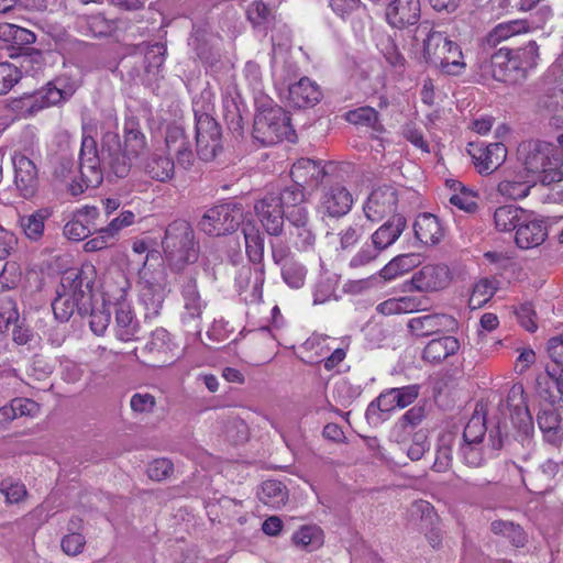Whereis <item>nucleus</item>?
<instances>
[{"label":"nucleus","mask_w":563,"mask_h":563,"mask_svg":"<svg viewBox=\"0 0 563 563\" xmlns=\"http://www.w3.org/2000/svg\"><path fill=\"white\" fill-rule=\"evenodd\" d=\"M135 214L125 210L122 211L118 217L111 219L101 230V233L107 234V236H111L114 239L118 233L123 229L134 223Z\"/></svg>","instance_id":"nucleus-59"},{"label":"nucleus","mask_w":563,"mask_h":563,"mask_svg":"<svg viewBox=\"0 0 563 563\" xmlns=\"http://www.w3.org/2000/svg\"><path fill=\"white\" fill-rule=\"evenodd\" d=\"M467 152L479 174H492L507 157V148L503 143L482 144L470 143Z\"/></svg>","instance_id":"nucleus-17"},{"label":"nucleus","mask_w":563,"mask_h":563,"mask_svg":"<svg viewBox=\"0 0 563 563\" xmlns=\"http://www.w3.org/2000/svg\"><path fill=\"white\" fill-rule=\"evenodd\" d=\"M420 18L419 0H393L386 8L387 22L397 29L415 24Z\"/></svg>","instance_id":"nucleus-24"},{"label":"nucleus","mask_w":563,"mask_h":563,"mask_svg":"<svg viewBox=\"0 0 563 563\" xmlns=\"http://www.w3.org/2000/svg\"><path fill=\"white\" fill-rule=\"evenodd\" d=\"M534 185L536 183L525 173L512 172L499 181L497 191L507 199L517 200L526 198Z\"/></svg>","instance_id":"nucleus-30"},{"label":"nucleus","mask_w":563,"mask_h":563,"mask_svg":"<svg viewBox=\"0 0 563 563\" xmlns=\"http://www.w3.org/2000/svg\"><path fill=\"white\" fill-rule=\"evenodd\" d=\"M242 222V207L225 202L209 208L199 220L198 228L210 236H221L234 232Z\"/></svg>","instance_id":"nucleus-6"},{"label":"nucleus","mask_w":563,"mask_h":563,"mask_svg":"<svg viewBox=\"0 0 563 563\" xmlns=\"http://www.w3.org/2000/svg\"><path fill=\"white\" fill-rule=\"evenodd\" d=\"M254 211L268 234L277 236L283 232L286 212L279 205L275 192H268L257 200Z\"/></svg>","instance_id":"nucleus-16"},{"label":"nucleus","mask_w":563,"mask_h":563,"mask_svg":"<svg viewBox=\"0 0 563 563\" xmlns=\"http://www.w3.org/2000/svg\"><path fill=\"white\" fill-rule=\"evenodd\" d=\"M399 201L398 189L394 185H382L373 189L363 205V211L371 222H379L394 216Z\"/></svg>","instance_id":"nucleus-9"},{"label":"nucleus","mask_w":563,"mask_h":563,"mask_svg":"<svg viewBox=\"0 0 563 563\" xmlns=\"http://www.w3.org/2000/svg\"><path fill=\"white\" fill-rule=\"evenodd\" d=\"M327 175L325 166L321 161L299 158L292 164L290 176L294 183L301 187H316L322 183Z\"/></svg>","instance_id":"nucleus-22"},{"label":"nucleus","mask_w":563,"mask_h":563,"mask_svg":"<svg viewBox=\"0 0 563 563\" xmlns=\"http://www.w3.org/2000/svg\"><path fill=\"white\" fill-rule=\"evenodd\" d=\"M189 45L195 51L197 57L206 65L213 66L219 62L220 52L211 45L205 36L196 34L191 37Z\"/></svg>","instance_id":"nucleus-46"},{"label":"nucleus","mask_w":563,"mask_h":563,"mask_svg":"<svg viewBox=\"0 0 563 563\" xmlns=\"http://www.w3.org/2000/svg\"><path fill=\"white\" fill-rule=\"evenodd\" d=\"M0 493L4 496L8 504H18L27 495L25 485L12 478H4L1 481Z\"/></svg>","instance_id":"nucleus-56"},{"label":"nucleus","mask_w":563,"mask_h":563,"mask_svg":"<svg viewBox=\"0 0 563 563\" xmlns=\"http://www.w3.org/2000/svg\"><path fill=\"white\" fill-rule=\"evenodd\" d=\"M538 424L544 434L548 442L555 444L559 442L560 437L558 429L560 424L559 416L552 411H542L538 415Z\"/></svg>","instance_id":"nucleus-54"},{"label":"nucleus","mask_w":563,"mask_h":563,"mask_svg":"<svg viewBox=\"0 0 563 563\" xmlns=\"http://www.w3.org/2000/svg\"><path fill=\"white\" fill-rule=\"evenodd\" d=\"M496 286L489 278L479 279L474 286L468 299L472 309L483 307L496 292Z\"/></svg>","instance_id":"nucleus-48"},{"label":"nucleus","mask_w":563,"mask_h":563,"mask_svg":"<svg viewBox=\"0 0 563 563\" xmlns=\"http://www.w3.org/2000/svg\"><path fill=\"white\" fill-rule=\"evenodd\" d=\"M364 228L358 221L342 225L338 233L327 232L325 239L330 243L338 241L336 251H349L353 249L363 238Z\"/></svg>","instance_id":"nucleus-35"},{"label":"nucleus","mask_w":563,"mask_h":563,"mask_svg":"<svg viewBox=\"0 0 563 563\" xmlns=\"http://www.w3.org/2000/svg\"><path fill=\"white\" fill-rule=\"evenodd\" d=\"M407 325L415 336L424 338L454 331L457 328V321L446 313H429L411 318Z\"/></svg>","instance_id":"nucleus-19"},{"label":"nucleus","mask_w":563,"mask_h":563,"mask_svg":"<svg viewBox=\"0 0 563 563\" xmlns=\"http://www.w3.org/2000/svg\"><path fill=\"white\" fill-rule=\"evenodd\" d=\"M460 350V341L452 335H443L430 340L421 354L424 362L441 364Z\"/></svg>","instance_id":"nucleus-27"},{"label":"nucleus","mask_w":563,"mask_h":563,"mask_svg":"<svg viewBox=\"0 0 563 563\" xmlns=\"http://www.w3.org/2000/svg\"><path fill=\"white\" fill-rule=\"evenodd\" d=\"M19 321L16 301L11 295H0V334H4L12 323Z\"/></svg>","instance_id":"nucleus-49"},{"label":"nucleus","mask_w":563,"mask_h":563,"mask_svg":"<svg viewBox=\"0 0 563 563\" xmlns=\"http://www.w3.org/2000/svg\"><path fill=\"white\" fill-rule=\"evenodd\" d=\"M345 119L352 124L369 126L378 132L383 130V125L378 120V112L372 107H361L349 111Z\"/></svg>","instance_id":"nucleus-45"},{"label":"nucleus","mask_w":563,"mask_h":563,"mask_svg":"<svg viewBox=\"0 0 563 563\" xmlns=\"http://www.w3.org/2000/svg\"><path fill=\"white\" fill-rule=\"evenodd\" d=\"M517 161L536 184L549 186L563 180V161L558 148L549 142L530 140L520 143Z\"/></svg>","instance_id":"nucleus-2"},{"label":"nucleus","mask_w":563,"mask_h":563,"mask_svg":"<svg viewBox=\"0 0 563 563\" xmlns=\"http://www.w3.org/2000/svg\"><path fill=\"white\" fill-rule=\"evenodd\" d=\"M130 287V280L121 269L110 271L103 282L104 296H107L108 300L115 307L126 302L125 299Z\"/></svg>","instance_id":"nucleus-34"},{"label":"nucleus","mask_w":563,"mask_h":563,"mask_svg":"<svg viewBox=\"0 0 563 563\" xmlns=\"http://www.w3.org/2000/svg\"><path fill=\"white\" fill-rule=\"evenodd\" d=\"M141 167L143 173L151 179L167 183L175 174V162L172 156L161 150L153 151L145 157Z\"/></svg>","instance_id":"nucleus-23"},{"label":"nucleus","mask_w":563,"mask_h":563,"mask_svg":"<svg viewBox=\"0 0 563 563\" xmlns=\"http://www.w3.org/2000/svg\"><path fill=\"white\" fill-rule=\"evenodd\" d=\"M63 233L71 241H81L91 234L82 220L78 219L76 212H74L71 220L64 225Z\"/></svg>","instance_id":"nucleus-61"},{"label":"nucleus","mask_w":563,"mask_h":563,"mask_svg":"<svg viewBox=\"0 0 563 563\" xmlns=\"http://www.w3.org/2000/svg\"><path fill=\"white\" fill-rule=\"evenodd\" d=\"M406 228V218L399 213L394 214L372 233V245L382 253L400 238Z\"/></svg>","instance_id":"nucleus-25"},{"label":"nucleus","mask_w":563,"mask_h":563,"mask_svg":"<svg viewBox=\"0 0 563 563\" xmlns=\"http://www.w3.org/2000/svg\"><path fill=\"white\" fill-rule=\"evenodd\" d=\"M114 319V334L120 341L129 342L136 339L140 324L128 302L115 307Z\"/></svg>","instance_id":"nucleus-32"},{"label":"nucleus","mask_w":563,"mask_h":563,"mask_svg":"<svg viewBox=\"0 0 563 563\" xmlns=\"http://www.w3.org/2000/svg\"><path fill=\"white\" fill-rule=\"evenodd\" d=\"M529 24L526 20H512L504 23H499L489 33L488 41L492 43L506 40L512 35L527 32Z\"/></svg>","instance_id":"nucleus-50"},{"label":"nucleus","mask_w":563,"mask_h":563,"mask_svg":"<svg viewBox=\"0 0 563 563\" xmlns=\"http://www.w3.org/2000/svg\"><path fill=\"white\" fill-rule=\"evenodd\" d=\"M148 143L140 120L134 115L124 119L122 136L112 131L102 134L101 156L98 155L97 142L90 135H82L79 152L80 181L70 185L73 195L82 194L88 188L98 187L103 179L101 163L118 178L130 175L133 162L147 150Z\"/></svg>","instance_id":"nucleus-1"},{"label":"nucleus","mask_w":563,"mask_h":563,"mask_svg":"<svg viewBox=\"0 0 563 563\" xmlns=\"http://www.w3.org/2000/svg\"><path fill=\"white\" fill-rule=\"evenodd\" d=\"M48 209H38L31 214L20 217V227L25 236L32 241H38L44 233L45 221L49 218Z\"/></svg>","instance_id":"nucleus-41"},{"label":"nucleus","mask_w":563,"mask_h":563,"mask_svg":"<svg viewBox=\"0 0 563 563\" xmlns=\"http://www.w3.org/2000/svg\"><path fill=\"white\" fill-rule=\"evenodd\" d=\"M511 49L501 47L485 63L483 71L489 74L494 79L506 84H520L525 80L523 73L519 66L512 68Z\"/></svg>","instance_id":"nucleus-15"},{"label":"nucleus","mask_w":563,"mask_h":563,"mask_svg":"<svg viewBox=\"0 0 563 563\" xmlns=\"http://www.w3.org/2000/svg\"><path fill=\"white\" fill-rule=\"evenodd\" d=\"M482 443L463 442L460 446V457L468 467H481L485 463Z\"/></svg>","instance_id":"nucleus-55"},{"label":"nucleus","mask_w":563,"mask_h":563,"mask_svg":"<svg viewBox=\"0 0 563 563\" xmlns=\"http://www.w3.org/2000/svg\"><path fill=\"white\" fill-rule=\"evenodd\" d=\"M306 267L297 261H289L282 266V277L291 288L298 289L305 285Z\"/></svg>","instance_id":"nucleus-51"},{"label":"nucleus","mask_w":563,"mask_h":563,"mask_svg":"<svg viewBox=\"0 0 563 563\" xmlns=\"http://www.w3.org/2000/svg\"><path fill=\"white\" fill-rule=\"evenodd\" d=\"M21 79V71L10 63H0V96L9 92Z\"/></svg>","instance_id":"nucleus-60"},{"label":"nucleus","mask_w":563,"mask_h":563,"mask_svg":"<svg viewBox=\"0 0 563 563\" xmlns=\"http://www.w3.org/2000/svg\"><path fill=\"white\" fill-rule=\"evenodd\" d=\"M420 263L421 258L419 254H400L394 257L388 264H386L382 268L380 276L385 280H391L398 277L399 275L408 273L412 268L417 267Z\"/></svg>","instance_id":"nucleus-39"},{"label":"nucleus","mask_w":563,"mask_h":563,"mask_svg":"<svg viewBox=\"0 0 563 563\" xmlns=\"http://www.w3.org/2000/svg\"><path fill=\"white\" fill-rule=\"evenodd\" d=\"M399 407L396 404V396L393 388L382 393L376 400L372 401L365 412L366 419L369 422L377 423L382 421L383 415L387 413L395 408Z\"/></svg>","instance_id":"nucleus-42"},{"label":"nucleus","mask_w":563,"mask_h":563,"mask_svg":"<svg viewBox=\"0 0 563 563\" xmlns=\"http://www.w3.org/2000/svg\"><path fill=\"white\" fill-rule=\"evenodd\" d=\"M418 32L426 33L422 57L424 62L449 76H459L465 68L464 56L460 45L444 33L420 25Z\"/></svg>","instance_id":"nucleus-3"},{"label":"nucleus","mask_w":563,"mask_h":563,"mask_svg":"<svg viewBox=\"0 0 563 563\" xmlns=\"http://www.w3.org/2000/svg\"><path fill=\"white\" fill-rule=\"evenodd\" d=\"M562 463L552 459L543 462L538 468L528 474L529 489L543 493L552 487V481L560 474Z\"/></svg>","instance_id":"nucleus-33"},{"label":"nucleus","mask_w":563,"mask_h":563,"mask_svg":"<svg viewBox=\"0 0 563 563\" xmlns=\"http://www.w3.org/2000/svg\"><path fill=\"white\" fill-rule=\"evenodd\" d=\"M490 529L495 534H501L510 540V542L519 548L526 543V534L519 525L511 521L495 520L490 525Z\"/></svg>","instance_id":"nucleus-47"},{"label":"nucleus","mask_w":563,"mask_h":563,"mask_svg":"<svg viewBox=\"0 0 563 563\" xmlns=\"http://www.w3.org/2000/svg\"><path fill=\"white\" fill-rule=\"evenodd\" d=\"M413 232L416 239L424 245L438 244L444 235L440 220L431 213H421L416 218Z\"/></svg>","instance_id":"nucleus-28"},{"label":"nucleus","mask_w":563,"mask_h":563,"mask_svg":"<svg viewBox=\"0 0 563 563\" xmlns=\"http://www.w3.org/2000/svg\"><path fill=\"white\" fill-rule=\"evenodd\" d=\"M197 155L201 161H212L222 150L221 129L207 112L194 108Z\"/></svg>","instance_id":"nucleus-7"},{"label":"nucleus","mask_w":563,"mask_h":563,"mask_svg":"<svg viewBox=\"0 0 563 563\" xmlns=\"http://www.w3.org/2000/svg\"><path fill=\"white\" fill-rule=\"evenodd\" d=\"M277 200L286 212V220L299 219L309 214L305 188L294 183L275 192Z\"/></svg>","instance_id":"nucleus-21"},{"label":"nucleus","mask_w":563,"mask_h":563,"mask_svg":"<svg viewBox=\"0 0 563 563\" xmlns=\"http://www.w3.org/2000/svg\"><path fill=\"white\" fill-rule=\"evenodd\" d=\"M547 238V228L542 221L532 219L529 213L516 231L515 241L520 249H532L540 245Z\"/></svg>","instance_id":"nucleus-29"},{"label":"nucleus","mask_w":563,"mask_h":563,"mask_svg":"<svg viewBox=\"0 0 563 563\" xmlns=\"http://www.w3.org/2000/svg\"><path fill=\"white\" fill-rule=\"evenodd\" d=\"M506 406L510 412L514 427L525 437L533 432L532 416L525 399V390L521 384H515L507 396Z\"/></svg>","instance_id":"nucleus-18"},{"label":"nucleus","mask_w":563,"mask_h":563,"mask_svg":"<svg viewBox=\"0 0 563 563\" xmlns=\"http://www.w3.org/2000/svg\"><path fill=\"white\" fill-rule=\"evenodd\" d=\"M353 203L354 200L350 190L340 184H335L323 188L318 210L323 217L339 219L351 211Z\"/></svg>","instance_id":"nucleus-13"},{"label":"nucleus","mask_w":563,"mask_h":563,"mask_svg":"<svg viewBox=\"0 0 563 563\" xmlns=\"http://www.w3.org/2000/svg\"><path fill=\"white\" fill-rule=\"evenodd\" d=\"M292 541L296 547L312 551L322 544V532L317 526H305L294 533Z\"/></svg>","instance_id":"nucleus-44"},{"label":"nucleus","mask_w":563,"mask_h":563,"mask_svg":"<svg viewBox=\"0 0 563 563\" xmlns=\"http://www.w3.org/2000/svg\"><path fill=\"white\" fill-rule=\"evenodd\" d=\"M452 465V438L442 437L435 450V457L432 465L434 472H446Z\"/></svg>","instance_id":"nucleus-52"},{"label":"nucleus","mask_w":563,"mask_h":563,"mask_svg":"<svg viewBox=\"0 0 563 563\" xmlns=\"http://www.w3.org/2000/svg\"><path fill=\"white\" fill-rule=\"evenodd\" d=\"M485 418L474 415L466 423L463 431V442L482 443L486 433Z\"/></svg>","instance_id":"nucleus-57"},{"label":"nucleus","mask_w":563,"mask_h":563,"mask_svg":"<svg viewBox=\"0 0 563 563\" xmlns=\"http://www.w3.org/2000/svg\"><path fill=\"white\" fill-rule=\"evenodd\" d=\"M52 309L58 321L67 322L76 310L82 314L88 311L89 306L57 290V297L52 303Z\"/></svg>","instance_id":"nucleus-38"},{"label":"nucleus","mask_w":563,"mask_h":563,"mask_svg":"<svg viewBox=\"0 0 563 563\" xmlns=\"http://www.w3.org/2000/svg\"><path fill=\"white\" fill-rule=\"evenodd\" d=\"M258 498L263 504L278 509L288 500V490L282 482L267 479L261 486Z\"/></svg>","instance_id":"nucleus-40"},{"label":"nucleus","mask_w":563,"mask_h":563,"mask_svg":"<svg viewBox=\"0 0 563 563\" xmlns=\"http://www.w3.org/2000/svg\"><path fill=\"white\" fill-rule=\"evenodd\" d=\"M174 471V465L168 459H156L150 463L147 475L153 481H164L168 478Z\"/></svg>","instance_id":"nucleus-62"},{"label":"nucleus","mask_w":563,"mask_h":563,"mask_svg":"<svg viewBox=\"0 0 563 563\" xmlns=\"http://www.w3.org/2000/svg\"><path fill=\"white\" fill-rule=\"evenodd\" d=\"M527 213L522 208L512 205L498 207L494 212L495 227L501 232L518 230L520 223L526 220Z\"/></svg>","instance_id":"nucleus-37"},{"label":"nucleus","mask_w":563,"mask_h":563,"mask_svg":"<svg viewBox=\"0 0 563 563\" xmlns=\"http://www.w3.org/2000/svg\"><path fill=\"white\" fill-rule=\"evenodd\" d=\"M76 91V86L66 78L58 77L27 98L32 112L56 106L68 100Z\"/></svg>","instance_id":"nucleus-12"},{"label":"nucleus","mask_w":563,"mask_h":563,"mask_svg":"<svg viewBox=\"0 0 563 563\" xmlns=\"http://www.w3.org/2000/svg\"><path fill=\"white\" fill-rule=\"evenodd\" d=\"M111 321V313L106 309H91L89 327L96 335H102Z\"/></svg>","instance_id":"nucleus-63"},{"label":"nucleus","mask_w":563,"mask_h":563,"mask_svg":"<svg viewBox=\"0 0 563 563\" xmlns=\"http://www.w3.org/2000/svg\"><path fill=\"white\" fill-rule=\"evenodd\" d=\"M511 55L512 68L515 69V66H519L526 79L529 70L537 66V60L539 58V46L534 41H530L523 47L511 49Z\"/></svg>","instance_id":"nucleus-43"},{"label":"nucleus","mask_w":563,"mask_h":563,"mask_svg":"<svg viewBox=\"0 0 563 563\" xmlns=\"http://www.w3.org/2000/svg\"><path fill=\"white\" fill-rule=\"evenodd\" d=\"M162 245L167 262L176 269H181L198 260L199 250L195 232L185 220H176L167 227Z\"/></svg>","instance_id":"nucleus-4"},{"label":"nucleus","mask_w":563,"mask_h":563,"mask_svg":"<svg viewBox=\"0 0 563 563\" xmlns=\"http://www.w3.org/2000/svg\"><path fill=\"white\" fill-rule=\"evenodd\" d=\"M321 98L320 86L308 77L300 78L288 88V99L297 108L313 107Z\"/></svg>","instance_id":"nucleus-26"},{"label":"nucleus","mask_w":563,"mask_h":563,"mask_svg":"<svg viewBox=\"0 0 563 563\" xmlns=\"http://www.w3.org/2000/svg\"><path fill=\"white\" fill-rule=\"evenodd\" d=\"M452 280V272L442 263L427 264L411 277L412 287L421 292L440 291L449 287Z\"/></svg>","instance_id":"nucleus-14"},{"label":"nucleus","mask_w":563,"mask_h":563,"mask_svg":"<svg viewBox=\"0 0 563 563\" xmlns=\"http://www.w3.org/2000/svg\"><path fill=\"white\" fill-rule=\"evenodd\" d=\"M78 214V219L82 220L90 233L92 231L102 229L106 224V220L101 213V211L93 206H85L76 211Z\"/></svg>","instance_id":"nucleus-58"},{"label":"nucleus","mask_w":563,"mask_h":563,"mask_svg":"<svg viewBox=\"0 0 563 563\" xmlns=\"http://www.w3.org/2000/svg\"><path fill=\"white\" fill-rule=\"evenodd\" d=\"M140 297L153 310H157L164 299V291L159 284H153L143 278L140 280Z\"/></svg>","instance_id":"nucleus-53"},{"label":"nucleus","mask_w":563,"mask_h":563,"mask_svg":"<svg viewBox=\"0 0 563 563\" xmlns=\"http://www.w3.org/2000/svg\"><path fill=\"white\" fill-rule=\"evenodd\" d=\"M96 275V268L91 264L84 265L79 269H68L62 275L57 290L90 306Z\"/></svg>","instance_id":"nucleus-8"},{"label":"nucleus","mask_w":563,"mask_h":563,"mask_svg":"<svg viewBox=\"0 0 563 563\" xmlns=\"http://www.w3.org/2000/svg\"><path fill=\"white\" fill-rule=\"evenodd\" d=\"M253 136L266 146L284 139L292 141L295 131L290 124V117L277 106L261 109L254 119Z\"/></svg>","instance_id":"nucleus-5"},{"label":"nucleus","mask_w":563,"mask_h":563,"mask_svg":"<svg viewBox=\"0 0 563 563\" xmlns=\"http://www.w3.org/2000/svg\"><path fill=\"white\" fill-rule=\"evenodd\" d=\"M242 232L250 264L264 265V238L260 229L253 222H245Z\"/></svg>","instance_id":"nucleus-36"},{"label":"nucleus","mask_w":563,"mask_h":563,"mask_svg":"<svg viewBox=\"0 0 563 563\" xmlns=\"http://www.w3.org/2000/svg\"><path fill=\"white\" fill-rule=\"evenodd\" d=\"M14 186L24 199L33 198L40 186L38 168L35 162L22 152L12 155Z\"/></svg>","instance_id":"nucleus-10"},{"label":"nucleus","mask_w":563,"mask_h":563,"mask_svg":"<svg viewBox=\"0 0 563 563\" xmlns=\"http://www.w3.org/2000/svg\"><path fill=\"white\" fill-rule=\"evenodd\" d=\"M247 18L254 25L266 23L272 14L269 7L262 0H254L247 7Z\"/></svg>","instance_id":"nucleus-64"},{"label":"nucleus","mask_w":563,"mask_h":563,"mask_svg":"<svg viewBox=\"0 0 563 563\" xmlns=\"http://www.w3.org/2000/svg\"><path fill=\"white\" fill-rule=\"evenodd\" d=\"M265 265L246 264L235 276V287L246 303H258L263 296Z\"/></svg>","instance_id":"nucleus-11"},{"label":"nucleus","mask_w":563,"mask_h":563,"mask_svg":"<svg viewBox=\"0 0 563 563\" xmlns=\"http://www.w3.org/2000/svg\"><path fill=\"white\" fill-rule=\"evenodd\" d=\"M290 227V238L294 247L299 252H310L314 249L317 234L310 224V217L287 220Z\"/></svg>","instance_id":"nucleus-31"},{"label":"nucleus","mask_w":563,"mask_h":563,"mask_svg":"<svg viewBox=\"0 0 563 563\" xmlns=\"http://www.w3.org/2000/svg\"><path fill=\"white\" fill-rule=\"evenodd\" d=\"M181 296L184 300L181 321L188 328L194 329L196 333H199L201 330V316L206 305L200 297L194 278H189L188 282L183 285Z\"/></svg>","instance_id":"nucleus-20"}]
</instances>
